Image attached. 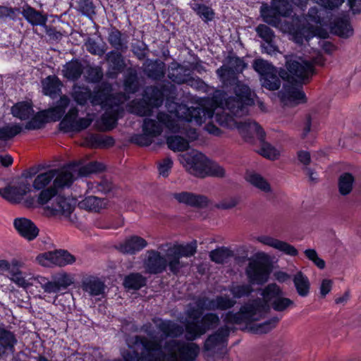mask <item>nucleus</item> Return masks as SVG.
Wrapping results in <instances>:
<instances>
[{
	"label": "nucleus",
	"mask_w": 361,
	"mask_h": 361,
	"mask_svg": "<svg viewBox=\"0 0 361 361\" xmlns=\"http://www.w3.org/2000/svg\"><path fill=\"white\" fill-rule=\"evenodd\" d=\"M216 74L224 86H233L235 95L226 97V94L221 92L214 96V102L228 109L234 116L247 115L248 106L255 104L250 87L238 80L237 74L229 66H221L216 70Z\"/></svg>",
	"instance_id": "1"
},
{
	"label": "nucleus",
	"mask_w": 361,
	"mask_h": 361,
	"mask_svg": "<svg viewBox=\"0 0 361 361\" xmlns=\"http://www.w3.org/2000/svg\"><path fill=\"white\" fill-rule=\"evenodd\" d=\"M280 295H283L282 289L276 283H272L265 286L261 293L262 300L257 299L252 302L243 305L238 312L229 311L221 316L225 324H252L257 320V314L269 310L270 305Z\"/></svg>",
	"instance_id": "2"
},
{
	"label": "nucleus",
	"mask_w": 361,
	"mask_h": 361,
	"mask_svg": "<svg viewBox=\"0 0 361 361\" xmlns=\"http://www.w3.org/2000/svg\"><path fill=\"white\" fill-rule=\"evenodd\" d=\"M293 11V0H270L262 3L259 8L260 17L267 25L278 27L281 17H288Z\"/></svg>",
	"instance_id": "3"
},
{
	"label": "nucleus",
	"mask_w": 361,
	"mask_h": 361,
	"mask_svg": "<svg viewBox=\"0 0 361 361\" xmlns=\"http://www.w3.org/2000/svg\"><path fill=\"white\" fill-rule=\"evenodd\" d=\"M272 263L269 255L259 253L251 259L245 269L248 281L252 285H263L269 279L272 271Z\"/></svg>",
	"instance_id": "4"
},
{
	"label": "nucleus",
	"mask_w": 361,
	"mask_h": 361,
	"mask_svg": "<svg viewBox=\"0 0 361 361\" xmlns=\"http://www.w3.org/2000/svg\"><path fill=\"white\" fill-rule=\"evenodd\" d=\"M236 127L240 134L245 142H252L253 140V132L257 136L260 142L263 143L260 150V154L265 158L274 159L276 158V149L270 144L264 142L266 133L262 127L255 121L253 122H238Z\"/></svg>",
	"instance_id": "5"
},
{
	"label": "nucleus",
	"mask_w": 361,
	"mask_h": 361,
	"mask_svg": "<svg viewBox=\"0 0 361 361\" xmlns=\"http://www.w3.org/2000/svg\"><path fill=\"white\" fill-rule=\"evenodd\" d=\"M220 323L219 315L215 312H207L202 314L199 322L185 323V338L193 341L204 335L207 331L217 327Z\"/></svg>",
	"instance_id": "6"
},
{
	"label": "nucleus",
	"mask_w": 361,
	"mask_h": 361,
	"mask_svg": "<svg viewBox=\"0 0 361 361\" xmlns=\"http://www.w3.org/2000/svg\"><path fill=\"white\" fill-rule=\"evenodd\" d=\"M252 66L254 70L259 74L264 87L269 90L279 89L281 82L277 76V68L271 63L259 58L254 60Z\"/></svg>",
	"instance_id": "7"
},
{
	"label": "nucleus",
	"mask_w": 361,
	"mask_h": 361,
	"mask_svg": "<svg viewBox=\"0 0 361 361\" xmlns=\"http://www.w3.org/2000/svg\"><path fill=\"white\" fill-rule=\"evenodd\" d=\"M164 349L170 353L169 355L175 354L174 352H177L179 358L186 361H194L200 352L197 344L174 338L165 342Z\"/></svg>",
	"instance_id": "8"
},
{
	"label": "nucleus",
	"mask_w": 361,
	"mask_h": 361,
	"mask_svg": "<svg viewBox=\"0 0 361 361\" xmlns=\"http://www.w3.org/2000/svg\"><path fill=\"white\" fill-rule=\"evenodd\" d=\"M314 74L315 69L310 56H295V85L307 84Z\"/></svg>",
	"instance_id": "9"
},
{
	"label": "nucleus",
	"mask_w": 361,
	"mask_h": 361,
	"mask_svg": "<svg viewBox=\"0 0 361 361\" xmlns=\"http://www.w3.org/2000/svg\"><path fill=\"white\" fill-rule=\"evenodd\" d=\"M31 191V185L26 181L19 182L16 185H8L0 188V196L12 204L20 203L23 196Z\"/></svg>",
	"instance_id": "10"
},
{
	"label": "nucleus",
	"mask_w": 361,
	"mask_h": 361,
	"mask_svg": "<svg viewBox=\"0 0 361 361\" xmlns=\"http://www.w3.org/2000/svg\"><path fill=\"white\" fill-rule=\"evenodd\" d=\"M147 255L144 260L146 273L159 274L166 270V258L156 250H147Z\"/></svg>",
	"instance_id": "11"
},
{
	"label": "nucleus",
	"mask_w": 361,
	"mask_h": 361,
	"mask_svg": "<svg viewBox=\"0 0 361 361\" xmlns=\"http://www.w3.org/2000/svg\"><path fill=\"white\" fill-rule=\"evenodd\" d=\"M13 227L18 233L28 241L35 240L39 230L35 224L25 217H18L13 220Z\"/></svg>",
	"instance_id": "12"
},
{
	"label": "nucleus",
	"mask_w": 361,
	"mask_h": 361,
	"mask_svg": "<svg viewBox=\"0 0 361 361\" xmlns=\"http://www.w3.org/2000/svg\"><path fill=\"white\" fill-rule=\"evenodd\" d=\"M123 51L111 50L106 54V60L109 64V71L106 75L114 79L122 73L126 67V63L123 56Z\"/></svg>",
	"instance_id": "13"
},
{
	"label": "nucleus",
	"mask_w": 361,
	"mask_h": 361,
	"mask_svg": "<svg viewBox=\"0 0 361 361\" xmlns=\"http://www.w3.org/2000/svg\"><path fill=\"white\" fill-rule=\"evenodd\" d=\"M173 197L179 202L186 205L203 209L209 205V199L203 195L195 194L190 192H181L173 194Z\"/></svg>",
	"instance_id": "14"
},
{
	"label": "nucleus",
	"mask_w": 361,
	"mask_h": 361,
	"mask_svg": "<svg viewBox=\"0 0 361 361\" xmlns=\"http://www.w3.org/2000/svg\"><path fill=\"white\" fill-rule=\"evenodd\" d=\"M21 14L25 20L32 26H46L48 16L42 11H38L25 3L22 8Z\"/></svg>",
	"instance_id": "15"
},
{
	"label": "nucleus",
	"mask_w": 361,
	"mask_h": 361,
	"mask_svg": "<svg viewBox=\"0 0 361 361\" xmlns=\"http://www.w3.org/2000/svg\"><path fill=\"white\" fill-rule=\"evenodd\" d=\"M221 326L213 334H210L204 343V348L206 350H212L217 345L222 344L228 341V338L231 331L234 329L227 326Z\"/></svg>",
	"instance_id": "16"
},
{
	"label": "nucleus",
	"mask_w": 361,
	"mask_h": 361,
	"mask_svg": "<svg viewBox=\"0 0 361 361\" xmlns=\"http://www.w3.org/2000/svg\"><path fill=\"white\" fill-rule=\"evenodd\" d=\"M135 343L142 345L144 350L147 351L145 358L147 361H155L157 355L162 353L161 343L155 338L149 340L144 336H136Z\"/></svg>",
	"instance_id": "17"
},
{
	"label": "nucleus",
	"mask_w": 361,
	"mask_h": 361,
	"mask_svg": "<svg viewBox=\"0 0 361 361\" xmlns=\"http://www.w3.org/2000/svg\"><path fill=\"white\" fill-rule=\"evenodd\" d=\"M157 328L161 331L164 338H176L181 336L185 332V326L177 324L171 319L159 318Z\"/></svg>",
	"instance_id": "18"
},
{
	"label": "nucleus",
	"mask_w": 361,
	"mask_h": 361,
	"mask_svg": "<svg viewBox=\"0 0 361 361\" xmlns=\"http://www.w3.org/2000/svg\"><path fill=\"white\" fill-rule=\"evenodd\" d=\"M43 255L50 262L61 267L72 264L76 259L68 250L62 249L45 252Z\"/></svg>",
	"instance_id": "19"
},
{
	"label": "nucleus",
	"mask_w": 361,
	"mask_h": 361,
	"mask_svg": "<svg viewBox=\"0 0 361 361\" xmlns=\"http://www.w3.org/2000/svg\"><path fill=\"white\" fill-rule=\"evenodd\" d=\"M147 246V242L143 238L133 235L127 238L119 245V250L124 254L134 255Z\"/></svg>",
	"instance_id": "20"
},
{
	"label": "nucleus",
	"mask_w": 361,
	"mask_h": 361,
	"mask_svg": "<svg viewBox=\"0 0 361 361\" xmlns=\"http://www.w3.org/2000/svg\"><path fill=\"white\" fill-rule=\"evenodd\" d=\"M210 161L204 154L199 152L192 156L188 163L190 164L191 169L196 176L204 178L207 176V171L209 169Z\"/></svg>",
	"instance_id": "21"
},
{
	"label": "nucleus",
	"mask_w": 361,
	"mask_h": 361,
	"mask_svg": "<svg viewBox=\"0 0 361 361\" xmlns=\"http://www.w3.org/2000/svg\"><path fill=\"white\" fill-rule=\"evenodd\" d=\"M84 71L82 62L78 59H73L67 62L63 68L62 75L68 81H78Z\"/></svg>",
	"instance_id": "22"
},
{
	"label": "nucleus",
	"mask_w": 361,
	"mask_h": 361,
	"mask_svg": "<svg viewBox=\"0 0 361 361\" xmlns=\"http://www.w3.org/2000/svg\"><path fill=\"white\" fill-rule=\"evenodd\" d=\"M42 92L51 99L56 98L61 93L63 83L55 75H48L42 81Z\"/></svg>",
	"instance_id": "23"
},
{
	"label": "nucleus",
	"mask_w": 361,
	"mask_h": 361,
	"mask_svg": "<svg viewBox=\"0 0 361 361\" xmlns=\"http://www.w3.org/2000/svg\"><path fill=\"white\" fill-rule=\"evenodd\" d=\"M107 41L113 50L126 51L128 49L127 37L116 27L111 26L109 29Z\"/></svg>",
	"instance_id": "24"
},
{
	"label": "nucleus",
	"mask_w": 361,
	"mask_h": 361,
	"mask_svg": "<svg viewBox=\"0 0 361 361\" xmlns=\"http://www.w3.org/2000/svg\"><path fill=\"white\" fill-rule=\"evenodd\" d=\"M188 70L176 61L171 63L169 67L168 78L174 83L182 85L188 82L190 73Z\"/></svg>",
	"instance_id": "25"
},
{
	"label": "nucleus",
	"mask_w": 361,
	"mask_h": 361,
	"mask_svg": "<svg viewBox=\"0 0 361 361\" xmlns=\"http://www.w3.org/2000/svg\"><path fill=\"white\" fill-rule=\"evenodd\" d=\"M16 343L17 338L13 332L4 328L0 329V357L7 353H13Z\"/></svg>",
	"instance_id": "26"
},
{
	"label": "nucleus",
	"mask_w": 361,
	"mask_h": 361,
	"mask_svg": "<svg viewBox=\"0 0 361 361\" xmlns=\"http://www.w3.org/2000/svg\"><path fill=\"white\" fill-rule=\"evenodd\" d=\"M104 283L98 278L89 276L82 280V288L92 296H98L104 293Z\"/></svg>",
	"instance_id": "27"
},
{
	"label": "nucleus",
	"mask_w": 361,
	"mask_h": 361,
	"mask_svg": "<svg viewBox=\"0 0 361 361\" xmlns=\"http://www.w3.org/2000/svg\"><path fill=\"white\" fill-rule=\"evenodd\" d=\"M144 73L150 79L160 80L165 76V63L159 59L149 61L144 68Z\"/></svg>",
	"instance_id": "28"
},
{
	"label": "nucleus",
	"mask_w": 361,
	"mask_h": 361,
	"mask_svg": "<svg viewBox=\"0 0 361 361\" xmlns=\"http://www.w3.org/2000/svg\"><path fill=\"white\" fill-rule=\"evenodd\" d=\"M206 0H192L190 7L204 22L208 23L215 18V12L212 7L202 4Z\"/></svg>",
	"instance_id": "29"
},
{
	"label": "nucleus",
	"mask_w": 361,
	"mask_h": 361,
	"mask_svg": "<svg viewBox=\"0 0 361 361\" xmlns=\"http://www.w3.org/2000/svg\"><path fill=\"white\" fill-rule=\"evenodd\" d=\"M330 27L334 33L341 37L347 38L353 34V30L348 17L345 16L338 18L333 23H331Z\"/></svg>",
	"instance_id": "30"
},
{
	"label": "nucleus",
	"mask_w": 361,
	"mask_h": 361,
	"mask_svg": "<svg viewBox=\"0 0 361 361\" xmlns=\"http://www.w3.org/2000/svg\"><path fill=\"white\" fill-rule=\"evenodd\" d=\"M13 117L21 121L29 119L34 114L32 104L27 101L18 102L11 107Z\"/></svg>",
	"instance_id": "31"
},
{
	"label": "nucleus",
	"mask_w": 361,
	"mask_h": 361,
	"mask_svg": "<svg viewBox=\"0 0 361 361\" xmlns=\"http://www.w3.org/2000/svg\"><path fill=\"white\" fill-rule=\"evenodd\" d=\"M165 257L166 258V268L169 267L173 274L177 275L183 265L180 262V255L174 245L167 250Z\"/></svg>",
	"instance_id": "32"
},
{
	"label": "nucleus",
	"mask_w": 361,
	"mask_h": 361,
	"mask_svg": "<svg viewBox=\"0 0 361 361\" xmlns=\"http://www.w3.org/2000/svg\"><path fill=\"white\" fill-rule=\"evenodd\" d=\"M147 278L139 272H133L126 275L123 285L128 290H139L147 285Z\"/></svg>",
	"instance_id": "33"
},
{
	"label": "nucleus",
	"mask_w": 361,
	"mask_h": 361,
	"mask_svg": "<svg viewBox=\"0 0 361 361\" xmlns=\"http://www.w3.org/2000/svg\"><path fill=\"white\" fill-rule=\"evenodd\" d=\"M71 97L80 106H84L88 100H92V92L89 87L75 84L73 86Z\"/></svg>",
	"instance_id": "34"
},
{
	"label": "nucleus",
	"mask_w": 361,
	"mask_h": 361,
	"mask_svg": "<svg viewBox=\"0 0 361 361\" xmlns=\"http://www.w3.org/2000/svg\"><path fill=\"white\" fill-rule=\"evenodd\" d=\"M237 303L234 298H231L228 295H217L212 298L210 304L212 305V311H226L229 312Z\"/></svg>",
	"instance_id": "35"
},
{
	"label": "nucleus",
	"mask_w": 361,
	"mask_h": 361,
	"mask_svg": "<svg viewBox=\"0 0 361 361\" xmlns=\"http://www.w3.org/2000/svg\"><path fill=\"white\" fill-rule=\"evenodd\" d=\"M258 241L264 245H269L276 248L286 254L293 256V246L288 244L286 242L279 240L267 235H262L258 237Z\"/></svg>",
	"instance_id": "36"
},
{
	"label": "nucleus",
	"mask_w": 361,
	"mask_h": 361,
	"mask_svg": "<svg viewBox=\"0 0 361 361\" xmlns=\"http://www.w3.org/2000/svg\"><path fill=\"white\" fill-rule=\"evenodd\" d=\"M112 85L107 81H102L94 87L92 104H101L112 92Z\"/></svg>",
	"instance_id": "37"
},
{
	"label": "nucleus",
	"mask_w": 361,
	"mask_h": 361,
	"mask_svg": "<svg viewBox=\"0 0 361 361\" xmlns=\"http://www.w3.org/2000/svg\"><path fill=\"white\" fill-rule=\"evenodd\" d=\"M87 142L92 148H109L115 145V139L110 135L92 134L87 138Z\"/></svg>",
	"instance_id": "38"
},
{
	"label": "nucleus",
	"mask_w": 361,
	"mask_h": 361,
	"mask_svg": "<svg viewBox=\"0 0 361 361\" xmlns=\"http://www.w3.org/2000/svg\"><path fill=\"white\" fill-rule=\"evenodd\" d=\"M245 179L252 186L263 192H269L271 190L268 181L257 173L247 171L245 175Z\"/></svg>",
	"instance_id": "39"
},
{
	"label": "nucleus",
	"mask_w": 361,
	"mask_h": 361,
	"mask_svg": "<svg viewBox=\"0 0 361 361\" xmlns=\"http://www.w3.org/2000/svg\"><path fill=\"white\" fill-rule=\"evenodd\" d=\"M123 89L128 94H135L140 89L139 78L137 71L130 68L124 76Z\"/></svg>",
	"instance_id": "40"
},
{
	"label": "nucleus",
	"mask_w": 361,
	"mask_h": 361,
	"mask_svg": "<svg viewBox=\"0 0 361 361\" xmlns=\"http://www.w3.org/2000/svg\"><path fill=\"white\" fill-rule=\"evenodd\" d=\"M73 210L71 203L64 196L57 195L51 204L53 214H61L68 216L73 212Z\"/></svg>",
	"instance_id": "41"
},
{
	"label": "nucleus",
	"mask_w": 361,
	"mask_h": 361,
	"mask_svg": "<svg viewBox=\"0 0 361 361\" xmlns=\"http://www.w3.org/2000/svg\"><path fill=\"white\" fill-rule=\"evenodd\" d=\"M286 68L277 69V76L285 82L283 85H293V54L286 58Z\"/></svg>",
	"instance_id": "42"
},
{
	"label": "nucleus",
	"mask_w": 361,
	"mask_h": 361,
	"mask_svg": "<svg viewBox=\"0 0 361 361\" xmlns=\"http://www.w3.org/2000/svg\"><path fill=\"white\" fill-rule=\"evenodd\" d=\"M57 173V169H50L46 172L38 174L33 181L32 187L35 190L46 189L45 187L51 183Z\"/></svg>",
	"instance_id": "43"
},
{
	"label": "nucleus",
	"mask_w": 361,
	"mask_h": 361,
	"mask_svg": "<svg viewBox=\"0 0 361 361\" xmlns=\"http://www.w3.org/2000/svg\"><path fill=\"white\" fill-rule=\"evenodd\" d=\"M119 109H106L102 116L101 121L104 131L114 129L118 123Z\"/></svg>",
	"instance_id": "44"
},
{
	"label": "nucleus",
	"mask_w": 361,
	"mask_h": 361,
	"mask_svg": "<svg viewBox=\"0 0 361 361\" xmlns=\"http://www.w3.org/2000/svg\"><path fill=\"white\" fill-rule=\"evenodd\" d=\"M295 288L298 295L301 297H306L310 293V280L301 271H298L295 274Z\"/></svg>",
	"instance_id": "45"
},
{
	"label": "nucleus",
	"mask_w": 361,
	"mask_h": 361,
	"mask_svg": "<svg viewBox=\"0 0 361 361\" xmlns=\"http://www.w3.org/2000/svg\"><path fill=\"white\" fill-rule=\"evenodd\" d=\"M133 108L136 114L140 116H147L151 115L155 106L143 94L141 99L133 102Z\"/></svg>",
	"instance_id": "46"
},
{
	"label": "nucleus",
	"mask_w": 361,
	"mask_h": 361,
	"mask_svg": "<svg viewBox=\"0 0 361 361\" xmlns=\"http://www.w3.org/2000/svg\"><path fill=\"white\" fill-rule=\"evenodd\" d=\"M88 189L95 194L107 195L113 188V183L106 178H102L99 181L88 183Z\"/></svg>",
	"instance_id": "47"
},
{
	"label": "nucleus",
	"mask_w": 361,
	"mask_h": 361,
	"mask_svg": "<svg viewBox=\"0 0 361 361\" xmlns=\"http://www.w3.org/2000/svg\"><path fill=\"white\" fill-rule=\"evenodd\" d=\"M23 131L20 123L8 124L0 127V141H8Z\"/></svg>",
	"instance_id": "48"
},
{
	"label": "nucleus",
	"mask_w": 361,
	"mask_h": 361,
	"mask_svg": "<svg viewBox=\"0 0 361 361\" xmlns=\"http://www.w3.org/2000/svg\"><path fill=\"white\" fill-rule=\"evenodd\" d=\"M48 122V116L46 111H39L28 121L24 128L27 130H39L44 128Z\"/></svg>",
	"instance_id": "49"
},
{
	"label": "nucleus",
	"mask_w": 361,
	"mask_h": 361,
	"mask_svg": "<svg viewBox=\"0 0 361 361\" xmlns=\"http://www.w3.org/2000/svg\"><path fill=\"white\" fill-rule=\"evenodd\" d=\"M166 144L169 149L173 152H184L190 147L188 140L180 135L169 136Z\"/></svg>",
	"instance_id": "50"
},
{
	"label": "nucleus",
	"mask_w": 361,
	"mask_h": 361,
	"mask_svg": "<svg viewBox=\"0 0 361 361\" xmlns=\"http://www.w3.org/2000/svg\"><path fill=\"white\" fill-rule=\"evenodd\" d=\"M104 198L98 197L94 195L86 197L80 202L81 207L94 212H99L104 204Z\"/></svg>",
	"instance_id": "51"
},
{
	"label": "nucleus",
	"mask_w": 361,
	"mask_h": 361,
	"mask_svg": "<svg viewBox=\"0 0 361 361\" xmlns=\"http://www.w3.org/2000/svg\"><path fill=\"white\" fill-rule=\"evenodd\" d=\"M279 320V317L274 316L262 323L252 325L250 329L255 334H267L276 327Z\"/></svg>",
	"instance_id": "52"
},
{
	"label": "nucleus",
	"mask_w": 361,
	"mask_h": 361,
	"mask_svg": "<svg viewBox=\"0 0 361 361\" xmlns=\"http://www.w3.org/2000/svg\"><path fill=\"white\" fill-rule=\"evenodd\" d=\"M52 186L57 190L63 188L65 186L69 187L73 183V174L69 171H62L57 173L54 177Z\"/></svg>",
	"instance_id": "53"
},
{
	"label": "nucleus",
	"mask_w": 361,
	"mask_h": 361,
	"mask_svg": "<svg viewBox=\"0 0 361 361\" xmlns=\"http://www.w3.org/2000/svg\"><path fill=\"white\" fill-rule=\"evenodd\" d=\"M162 128L155 119L145 118L142 124V132H146L153 138L160 135L162 133Z\"/></svg>",
	"instance_id": "54"
},
{
	"label": "nucleus",
	"mask_w": 361,
	"mask_h": 361,
	"mask_svg": "<svg viewBox=\"0 0 361 361\" xmlns=\"http://www.w3.org/2000/svg\"><path fill=\"white\" fill-rule=\"evenodd\" d=\"M229 292L234 300L240 299L244 297H248L252 292V284L233 285L228 287Z\"/></svg>",
	"instance_id": "55"
},
{
	"label": "nucleus",
	"mask_w": 361,
	"mask_h": 361,
	"mask_svg": "<svg viewBox=\"0 0 361 361\" xmlns=\"http://www.w3.org/2000/svg\"><path fill=\"white\" fill-rule=\"evenodd\" d=\"M355 178L351 173H345L338 179V190L342 195H348L352 189Z\"/></svg>",
	"instance_id": "56"
},
{
	"label": "nucleus",
	"mask_w": 361,
	"mask_h": 361,
	"mask_svg": "<svg viewBox=\"0 0 361 361\" xmlns=\"http://www.w3.org/2000/svg\"><path fill=\"white\" fill-rule=\"evenodd\" d=\"M161 94L157 85L148 87L144 93L156 108L161 106L164 103V100Z\"/></svg>",
	"instance_id": "57"
},
{
	"label": "nucleus",
	"mask_w": 361,
	"mask_h": 361,
	"mask_svg": "<svg viewBox=\"0 0 361 361\" xmlns=\"http://www.w3.org/2000/svg\"><path fill=\"white\" fill-rule=\"evenodd\" d=\"M85 46L86 50L94 56H102L106 50V45L104 42L99 44L91 37L87 38L85 43Z\"/></svg>",
	"instance_id": "58"
},
{
	"label": "nucleus",
	"mask_w": 361,
	"mask_h": 361,
	"mask_svg": "<svg viewBox=\"0 0 361 361\" xmlns=\"http://www.w3.org/2000/svg\"><path fill=\"white\" fill-rule=\"evenodd\" d=\"M105 169L106 166L104 164L95 161L82 166L79 170V173L81 176L87 177L91 174L103 172Z\"/></svg>",
	"instance_id": "59"
},
{
	"label": "nucleus",
	"mask_w": 361,
	"mask_h": 361,
	"mask_svg": "<svg viewBox=\"0 0 361 361\" xmlns=\"http://www.w3.org/2000/svg\"><path fill=\"white\" fill-rule=\"evenodd\" d=\"M178 251L180 257H190L197 252V241L195 240L186 244H173Z\"/></svg>",
	"instance_id": "60"
},
{
	"label": "nucleus",
	"mask_w": 361,
	"mask_h": 361,
	"mask_svg": "<svg viewBox=\"0 0 361 361\" xmlns=\"http://www.w3.org/2000/svg\"><path fill=\"white\" fill-rule=\"evenodd\" d=\"M278 97L283 106L293 103V85H283L278 92Z\"/></svg>",
	"instance_id": "61"
},
{
	"label": "nucleus",
	"mask_w": 361,
	"mask_h": 361,
	"mask_svg": "<svg viewBox=\"0 0 361 361\" xmlns=\"http://www.w3.org/2000/svg\"><path fill=\"white\" fill-rule=\"evenodd\" d=\"M257 35L264 42L273 41L275 38L274 30L265 24H259L255 27Z\"/></svg>",
	"instance_id": "62"
},
{
	"label": "nucleus",
	"mask_w": 361,
	"mask_h": 361,
	"mask_svg": "<svg viewBox=\"0 0 361 361\" xmlns=\"http://www.w3.org/2000/svg\"><path fill=\"white\" fill-rule=\"evenodd\" d=\"M78 10L83 16L90 18L96 14L95 6L92 0H79L78 1Z\"/></svg>",
	"instance_id": "63"
},
{
	"label": "nucleus",
	"mask_w": 361,
	"mask_h": 361,
	"mask_svg": "<svg viewBox=\"0 0 361 361\" xmlns=\"http://www.w3.org/2000/svg\"><path fill=\"white\" fill-rule=\"evenodd\" d=\"M231 256V250L225 247L215 249L211 251L209 257L212 262L217 264H222Z\"/></svg>",
	"instance_id": "64"
}]
</instances>
